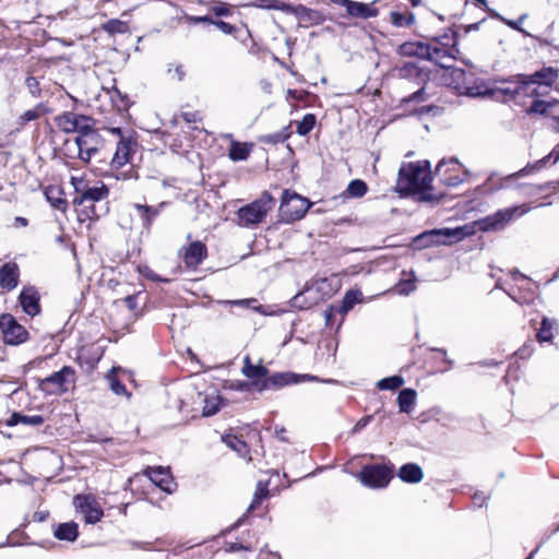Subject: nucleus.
Segmentation results:
<instances>
[{
	"mask_svg": "<svg viewBox=\"0 0 559 559\" xmlns=\"http://www.w3.org/2000/svg\"><path fill=\"white\" fill-rule=\"evenodd\" d=\"M432 176L429 171V163H404L400 167L396 191L402 195L420 193V200L431 201Z\"/></svg>",
	"mask_w": 559,
	"mask_h": 559,
	"instance_id": "1",
	"label": "nucleus"
},
{
	"mask_svg": "<svg viewBox=\"0 0 559 559\" xmlns=\"http://www.w3.org/2000/svg\"><path fill=\"white\" fill-rule=\"evenodd\" d=\"M275 206V199L264 191L259 199L241 206L237 213V224L240 227L252 228L263 222L267 213Z\"/></svg>",
	"mask_w": 559,
	"mask_h": 559,
	"instance_id": "2",
	"label": "nucleus"
},
{
	"mask_svg": "<svg viewBox=\"0 0 559 559\" xmlns=\"http://www.w3.org/2000/svg\"><path fill=\"white\" fill-rule=\"evenodd\" d=\"M310 202L294 191L283 192L280 217L284 223H293L301 219L310 207Z\"/></svg>",
	"mask_w": 559,
	"mask_h": 559,
	"instance_id": "3",
	"label": "nucleus"
},
{
	"mask_svg": "<svg viewBox=\"0 0 559 559\" xmlns=\"http://www.w3.org/2000/svg\"><path fill=\"white\" fill-rule=\"evenodd\" d=\"M527 212L528 207L525 204L502 209L479 219L477 225L481 231H499L514 218L521 217Z\"/></svg>",
	"mask_w": 559,
	"mask_h": 559,
	"instance_id": "4",
	"label": "nucleus"
},
{
	"mask_svg": "<svg viewBox=\"0 0 559 559\" xmlns=\"http://www.w3.org/2000/svg\"><path fill=\"white\" fill-rule=\"evenodd\" d=\"M501 86L489 88V97L495 100L509 102L514 100L519 96H535L538 95L537 90L534 88L532 92L526 90L523 80H520V74L513 75L509 80L500 81Z\"/></svg>",
	"mask_w": 559,
	"mask_h": 559,
	"instance_id": "5",
	"label": "nucleus"
},
{
	"mask_svg": "<svg viewBox=\"0 0 559 559\" xmlns=\"http://www.w3.org/2000/svg\"><path fill=\"white\" fill-rule=\"evenodd\" d=\"M74 383L75 370L70 366H64L61 370L43 379L39 388L46 394L60 395L68 392Z\"/></svg>",
	"mask_w": 559,
	"mask_h": 559,
	"instance_id": "6",
	"label": "nucleus"
},
{
	"mask_svg": "<svg viewBox=\"0 0 559 559\" xmlns=\"http://www.w3.org/2000/svg\"><path fill=\"white\" fill-rule=\"evenodd\" d=\"M393 465L371 464L362 467L358 474L360 483L369 488H384L393 476Z\"/></svg>",
	"mask_w": 559,
	"mask_h": 559,
	"instance_id": "7",
	"label": "nucleus"
},
{
	"mask_svg": "<svg viewBox=\"0 0 559 559\" xmlns=\"http://www.w3.org/2000/svg\"><path fill=\"white\" fill-rule=\"evenodd\" d=\"M74 145L78 150L79 158L84 163H88L91 158L102 148L103 138L94 128L93 123L87 127L86 131H82L79 135H76Z\"/></svg>",
	"mask_w": 559,
	"mask_h": 559,
	"instance_id": "8",
	"label": "nucleus"
},
{
	"mask_svg": "<svg viewBox=\"0 0 559 559\" xmlns=\"http://www.w3.org/2000/svg\"><path fill=\"white\" fill-rule=\"evenodd\" d=\"M0 331L4 343L9 345H20L28 338L27 330L10 313L0 316Z\"/></svg>",
	"mask_w": 559,
	"mask_h": 559,
	"instance_id": "9",
	"label": "nucleus"
},
{
	"mask_svg": "<svg viewBox=\"0 0 559 559\" xmlns=\"http://www.w3.org/2000/svg\"><path fill=\"white\" fill-rule=\"evenodd\" d=\"M436 173L441 177V181L448 187H456L464 182L468 176V170H463L462 165L456 158L441 160L436 167Z\"/></svg>",
	"mask_w": 559,
	"mask_h": 559,
	"instance_id": "10",
	"label": "nucleus"
},
{
	"mask_svg": "<svg viewBox=\"0 0 559 559\" xmlns=\"http://www.w3.org/2000/svg\"><path fill=\"white\" fill-rule=\"evenodd\" d=\"M94 119L74 112H63L55 118L56 126L64 133H78L86 131L90 124H93Z\"/></svg>",
	"mask_w": 559,
	"mask_h": 559,
	"instance_id": "11",
	"label": "nucleus"
},
{
	"mask_svg": "<svg viewBox=\"0 0 559 559\" xmlns=\"http://www.w3.org/2000/svg\"><path fill=\"white\" fill-rule=\"evenodd\" d=\"M330 3H334L345 9L346 13L341 16L367 20L376 17L379 14V10L374 7V2L364 3L353 0H330Z\"/></svg>",
	"mask_w": 559,
	"mask_h": 559,
	"instance_id": "12",
	"label": "nucleus"
},
{
	"mask_svg": "<svg viewBox=\"0 0 559 559\" xmlns=\"http://www.w3.org/2000/svg\"><path fill=\"white\" fill-rule=\"evenodd\" d=\"M559 79V70L554 67H543L540 70L535 71L532 74H520V80L525 83L526 90L532 92L535 87L533 85H539L545 87L552 86Z\"/></svg>",
	"mask_w": 559,
	"mask_h": 559,
	"instance_id": "13",
	"label": "nucleus"
},
{
	"mask_svg": "<svg viewBox=\"0 0 559 559\" xmlns=\"http://www.w3.org/2000/svg\"><path fill=\"white\" fill-rule=\"evenodd\" d=\"M75 508L84 515L87 524H95L104 515L103 509L98 502L91 496L76 495L73 499Z\"/></svg>",
	"mask_w": 559,
	"mask_h": 559,
	"instance_id": "14",
	"label": "nucleus"
},
{
	"mask_svg": "<svg viewBox=\"0 0 559 559\" xmlns=\"http://www.w3.org/2000/svg\"><path fill=\"white\" fill-rule=\"evenodd\" d=\"M138 142L132 136H121L117 143L116 152L110 162L111 169L120 170L131 162V156L135 153Z\"/></svg>",
	"mask_w": 559,
	"mask_h": 559,
	"instance_id": "15",
	"label": "nucleus"
},
{
	"mask_svg": "<svg viewBox=\"0 0 559 559\" xmlns=\"http://www.w3.org/2000/svg\"><path fill=\"white\" fill-rule=\"evenodd\" d=\"M465 235L463 228H444L425 233L420 239L427 240V245H451L462 240Z\"/></svg>",
	"mask_w": 559,
	"mask_h": 559,
	"instance_id": "16",
	"label": "nucleus"
},
{
	"mask_svg": "<svg viewBox=\"0 0 559 559\" xmlns=\"http://www.w3.org/2000/svg\"><path fill=\"white\" fill-rule=\"evenodd\" d=\"M289 14L295 15L298 19L299 24L305 27L310 25H320L326 20L325 15L321 11L309 9L302 4L292 5Z\"/></svg>",
	"mask_w": 559,
	"mask_h": 559,
	"instance_id": "17",
	"label": "nucleus"
},
{
	"mask_svg": "<svg viewBox=\"0 0 559 559\" xmlns=\"http://www.w3.org/2000/svg\"><path fill=\"white\" fill-rule=\"evenodd\" d=\"M269 380V385L271 386V390H280L284 386L298 383L302 380H314L316 377L309 376V374H297L294 372H275L271 376L266 377Z\"/></svg>",
	"mask_w": 559,
	"mask_h": 559,
	"instance_id": "18",
	"label": "nucleus"
},
{
	"mask_svg": "<svg viewBox=\"0 0 559 559\" xmlns=\"http://www.w3.org/2000/svg\"><path fill=\"white\" fill-rule=\"evenodd\" d=\"M19 301L26 314L34 317L40 312L39 293L35 287H24L20 293Z\"/></svg>",
	"mask_w": 559,
	"mask_h": 559,
	"instance_id": "19",
	"label": "nucleus"
},
{
	"mask_svg": "<svg viewBox=\"0 0 559 559\" xmlns=\"http://www.w3.org/2000/svg\"><path fill=\"white\" fill-rule=\"evenodd\" d=\"M81 192H83L85 194V199L87 201L92 200L94 203H96L98 205L97 214H107L108 213V211H109V207H108L109 190L104 183H102L100 186L88 187V188L82 190Z\"/></svg>",
	"mask_w": 559,
	"mask_h": 559,
	"instance_id": "20",
	"label": "nucleus"
},
{
	"mask_svg": "<svg viewBox=\"0 0 559 559\" xmlns=\"http://www.w3.org/2000/svg\"><path fill=\"white\" fill-rule=\"evenodd\" d=\"M145 474L162 490L169 492V493L173 492V490H174L173 486L175 484H174V480H173L169 469H166L162 466L147 467L145 471Z\"/></svg>",
	"mask_w": 559,
	"mask_h": 559,
	"instance_id": "21",
	"label": "nucleus"
},
{
	"mask_svg": "<svg viewBox=\"0 0 559 559\" xmlns=\"http://www.w3.org/2000/svg\"><path fill=\"white\" fill-rule=\"evenodd\" d=\"M395 71L400 79L417 81V83H426L429 79L428 72H425L414 62H404L396 67Z\"/></svg>",
	"mask_w": 559,
	"mask_h": 559,
	"instance_id": "22",
	"label": "nucleus"
},
{
	"mask_svg": "<svg viewBox=\"0 0 559 559\" xmlns=\"http://www.w3.org/2000/svg\"><path fill=\"white\" fill-rule=\"evenodd\" d=\"M20 270L15 263H5L0 267V286L12 290L17 286Z\"/></svg>",
	"mask_w": 559,
	"mask_h": 559,
	"instance_id": "23",
	"label": "nucleus"
},
{
	"mask_svg": "<svg viewBox=\"0 0 559 559\" xmlns=\"http://www.w3.org/2000/svg\"><path fill=\"white\" fill-rule=\"evenodd\" d=\"M430 45L421 41H407L399 46L397 52L403 57H418L426 59L430 57Z\"/></svg>",
	"mask_w": 559,
	"mask_h": 559,
	"instance_id": "24",
	"label": "nucleus"
},
{
	"mask_svg": "<svg viewBox=\"0 0 559 559\" xmlns=\"http://www.w3.org/2000/svg\"><path fill=\"white\" fill-rule=\"evenodd\" d=\"M166 205L165 202H162L158 206H150L143 204H134V209L136 210L141 221L142 226L150 230L156 217L159 216L162 209Z\"/></svg>",
	"mask_w": 559,
	"mask_h": 559,
	"instance_id": "25",
	"label": "nucleus"
},
{
	"mask_svg": "<svg viewBox=\"0 0 559 559\" xmlns=\"http://www.w3.org/2000/svg\"><path fill=\"white\" fill-rule=\"evenodd\" d=\"M206 255V247L201 241L189 245L185 251L183 261L188 266L199 265Z\"/></svg>",
	"mask_w": 559,
	"mask_h": 559,
	"instance_id": "26",
	"label": "nucleus"
},
{
	"mask_svg": "<svg viewBox=\"0 0 559 559\" xmlns=\"http://www.w3.org/2000/svg\"><path fill=\"white\" fill-rule=\"evenodd\" d=\"M73 204L81 206L82 214L85 215L88 219H95L104 216L105 214H97L98 205L94 203L92 200H86L85 194L76 189V194L73 199Z\"/></svg>",
	"mask_w": 559,
	"mask_h": 559,
	"instance_id": "27",
	"label": "nucleus"
},
{
	"mask_svg": "<svg viewBox=\"0 0 559 559\" xmlns=\"http://www.w3.org/2000/svg\"><path fill=\"white\" fill-rule=\"evenodd\" d=\"M397 476L405 483L417 484L424 478V472L418 464L407 463L400 467Z\"/></svg>",
	"mask_w": 559,
	"mask_h": 559,
	"instance_id": "28",
	"label": "nucleus"
},
{
	"mask_svg": "<svg viewBox=\"0 0 559 559\" xmlns=\"http://www.w3.org/2000/svg\"><path fill=\"white\" fill-rule=\"evenodd\" d=\"M79 535L75 522L61 523L55 530L53 536L59 540L74 542Z\"/></svg>",
	"mask_w": 559,
	"mask_h": 559,
	"instance_id": "29",
	"label": "nucleus"
},
{
	"mask_svg": "<svg viewBox=\"0 0 559 559\" xmlns=\"http://www.w3.org/2000/svg\"><path fill=\"white\" fill-rule=\"evenodd\" d=\"M252 146L250 143L231 140L228 156L234 162L246 160L252 151Z\"/></svg>",
	"mask_w": 559,
	"mask_h": 559,
	"instance_id": "30",
	"label": "nucleus"
},
{
	"mask_svg": "<svg viewBox=\"0 0 559 559\" xmlns=\"http://www.w3.org/2000/svg\"><path fill=\"white\" fill-rule=\"evenodd\" d=\"M417 393L413 389H403L397 396L400 412L411 413L416 402Z\"/></svg>",
	"mask_w": 559,
	"mask_h": 559,
	"instance_id": "31",
	"label": "nucleus"
},
{
	"mask_svg": "<svg viewBox=\"0 0 559 559\" xmlns=\"http://www.w3.org/2000/svg\"><path fill=\"white\" fill-rule=\"evenodd\" d=\"M44 423V417L41 415H23L20 413H13L8 420L9 426H15L19 424L28 425V426H40Z\"/></svg>",
	"mask_w": 559,
	"mask_h": 559,
	"instance_id": "32",
	"label": "nucleus"
},
{
	"mask_svg": "<svg viewBox=\"0 0 559 559\" xmlns=\"http://www.w3.org/2000/svg\"><path fill=\"white\" fill-rule=\"evenodd\" d=\"M361 293L358 290H348L341 305L337 306V312L342 316V319L344 316L353 309V307L360 301Z\"/></svg>",
	"mask_w": 559,
	"mask_h": 559,
	"instance_id": "33",
	"label": "nucleus"
},
{
	"mask_svg": "<svg viewBox=\"0 0 559 559\" xmlns=\"http://www.w3.org/2000/svg\"><path fill=\"white\" fill-rule=\"evenodd\" d=\"M242 373L249 379H261L266 378L269 369L262 365H252L249 357L245 359V366L242 367Z\"/></svg>",
	"mask_w": 559,
	"mask_h": 559,
	"instance_id": "34",
	"label": "nucleus"
},
{
	"mask_svg": "<svg viewBox=\"0 0 559 559\" xmlns=\"http://www.w3.org/2000/svg\"><path fill=\"white\" fill-rule=\"evenodd\" d=\"M555 325H556V321L555 320H550V319L544 317L543 320H542V325H540L539 330L536 333L537 341L539 343L550 342L552 340V337H554L552 329H554Z\"/></svg>",
	"mask_w": 559,
	"mask_h": 559,
	"instance_id": "35",
	"label": "nucleus"
},
{
	"mask_svg": "<svg viewBox=\"0 0 559 559\" xmlns=\"http://www.w3.org/2000/svg\"><path fill=\"white\" fill-rule=\"evenodd\" d=\"M430 57H426L427 60L435 61L441 68H450V64L443 62L444 59L450 58L449 50L444 47L431 46L430 45Z\"/></svg>",
	"mask_w": 559,
	"mask_h": 559,
	"instance_id": "36",
	"label": "nucleus"
},
{
	"mask_svg": "<svg viewBox=\"0 0 559 559\" xmlns=\"http://www.w3.org/2000/svg\"><path fill=\"white\" fill-rule=\"evenodd\" d=\"M223 441L240 456H246L249 453L247 443L236 436L226 435L223 437Z\"/></svg>",
	"mask_w": 559,
	"mask_h": 559,
	"instance_id": "37",
	"label": "nucleus"
},
{
	"mask_svg": "<svg viewBox=\"0 0 559 559\" xmlns=\"http://www.w3.org/2000/svg\"><path fill=\"white\" fill-rule=\"evenodd\" d=\"M203 416H212L215 415L219 411L222 399L217 394L206 395L203 400Z\"/></svg>",
	"mask_w": 559,
	"mask_h": 559,
	"instance_id": "38",
	"label": "nucleus"
},
{
	"mask_svg": "<svg viewBox=\"0 0 559 559\" xmlns=\"http://www.w3.org/2000/svg\"><path fill=\"white\" fill-rule=\"evenodd\" d=\"M255 7L267 10H278L286 14H289V11H292V4L281 0H258Z\"/></svg>",
	"mask_w": 559,
	"mask_h": 559,
	"instance_id": "39",
	"label": "nucleus"
},
{
	"mask_svg": "<svg viewBox=\"0 0 559 559\" xmlns=\"http://www.w3.org/2000/svg\"><path fill=\"white\" fill-rule=\"evenodd\" d=\"M391 23L396 27H407L415 22V15L413 13H400L396 11L390 14Z\"/></svg>",
	"mask_w": 559,
	"mask_h": 559,
	"instance_id": "40",
	"label": "nucleus"
},
{
	"mask_svg": "<svg viewBox=\"0 0 559 559\" xmlns=\"http://www.w3.org/2000/svg\"><path fill=\"white\" fill-rule=\"evenodd\" d=\"M367 183L360 179L352 180L346 188V193L352 198H361L367 193Z\"/></svg>",
	"mask_w": 559,
	"mask_h": 559,
	"instance_id": "41",
	"label": "nucleus"
},
{
	"mask_svg": "<svg viewBox=\"0 0 559 559\" xmlns=\"http://www.w3.org/2000/svg\"><path fill=\"white\" fill-rule=\"evenodd\" d=\"M103 29L110 35H115L128 32L129 27L126 22L118 19H111L103 25Z\"/></svg>",
	"mask_w": 559,
	"mask_h": 559,
	"instance_id": "42",
	"label": "nucleus"
},
{
	"mask_svg": "<svg viewBox=\"0 0 559 559\" xmlns=\"http://www.w3.org/2000/svg\"><path fill=\"white\" fill-rule=\"evenodd\" d=\"M404 379L401 376H392L383 378L377 382L379 390H396L404 384Z\"/></svg>",
	"mask_w": 559,
	"mask_h": 559,
	"instance_id": "43",
	"label": "nucleus"
},
{
	"mask_svg": "<svg viewBox=\"0 0 559 559\" xmlns=\"http://www.w3.org/2000/svg\"><path fill=\"white\" fill-rule=\"evenodd\" d=\"M316 124V117L312 114L304 116L302 120L297 124V133L299 135H307Z\"/></svg>",
	"mask_w": 559,
	"mask_h": 559,
	"instance_id": "44",
	"label": "nucleus"
},
{
	"mask_svg": "<svg viewBox=\"0 0 559 559\" xmlns=\"http://www.w3.org/2000/svg\"><path fill=\"white\" fill-rule=\"evenodd\" d=\"M107 381L109 383V386L111 391L117 395H124L127 394V389L124 384H122L115 374V369H111L107 374Z\"/></svg>",
	"mask_w": 559,
	"mask_h": 559,
	"instance_id": "45",
	"label": "nucleus"
},
{
	"mask_svg": "<svg viewBox=\"0 0 559 559\" xmlns=\"http://www.w3.org/2000/svg\"><path fill=\"white\" fill-rule=\"evenodd\" d=\"M289 134L285 131H277L271 134H266L262 138V141L267 144H277L287 140Z\"/></svg>",
	"mask_w": 559,
	"mask_h": 559,
	"instance_id": "46",
	"label": "nucleus"
},
{
	"mask_svg": "<svg viewBox=\"0 0 559 559\" xmlns=\"http://www.w3.org/2000/svg\"><path fill=\"white\" fill-rule=\"evenodd\" d=\"M225 304H228V305H235V306H241V307H246V308H252L253 310L255 311H260V309L262 308L261 305H255L258 301L255 298H248V299H238V300H227V301H224Z\"/></svg>",
	"mask_w": 559,
	"mask_h": 559,
	"instance_id": "47",
	"label": "nucleus"
},
{
	"mask_svg": "<svg viewBox=\"0 0 559 559\" xmlns=\"http://www.w3.org/2000/svg\"><path fill=\"white\" fill-rule=\"evenodd\" d=\"M550 103H547V102H544V100H540V99H536L532 103V105L530 106V108L527 109V112L528 114H546L548 108L550 107Z\"/></svg>",
	"mask_w": 559,
	"mask_h": 559,
	"instance_id": "48",
	"label": "nucleus"
},
{
	"mask_svg": "<svg viewBox=\"0 0 559 559\" xmlns=\"http://www.w3.org/2000/svg\"><path fill=\"white\" fill-rule=\"evenodd\" d=\"M526 16H527L526 14H523V15H521V16L519 17V20H518V21L508 20V19L501 17V16H500V20H501L504 24H507L509 27H511V28H513V29H515V31H518V32L522 33L524 36H530V34H528L524 28H522V27H521V25H520V24H521V22H523V21L526 19Z\"/></svg>",
	"mask_w": 559,
	"mask_h": 559,
	"instance_id": "49",
	"label": "nucleus"
},
{
	"mask_svg": "<svg viewBox=\"0 0 559 559\" xmlns=\"http://www.w3.org/2000/svg\"><path fill=\"white\" fill-rule=\"evenodd\" d=\"M416 288V285L414 283V281H401L399 284H397V292L399 294H402V295H408L411 294L412 292H414Z\"/></svg>",
	"mask_w": 559,
	"mask_h": 559,
	"instance_id": "50",
	"label": "nucleus"
},
{
	"mask_svg": "<svg viewBox=\"0 0 559 559\" xmlns=\"http://www.w3.org/2000/svg\"><path fill=\"white\" fill-rule=\"evenodd\" d=\"M26 86L34 97H38L40 95L39 83L34 76H28L26 79Z\"/></svg>",
	"mask_w": 559,
	"mask_h": 559,
	"instance_id": "51",
	"label": "nucleus"
},
{
	"mask_svg": "<svg viewBox=\"0 0 559 559\" xmlns=\"http://www.w3.org/2000/svg\"><path fill=\"white\" fill-rule=\"evenodd\" d=\"M337 306L331 305L324 310V319L326 325H332L334 317L338 313Z\"/></svg>",
	"mask_w": 559,
	"mask_h": 559,
	"instance_id": "52",
	"label": "nucleus"
},
{
	"mask_svg": "<svg viewBox=\"0 0 559 559\" xmlns=\"http://www.w3.org/2000/svg\"><path fill=\"white\" fill-rule=\"evenodd\" d=\"M427 99V95L425 93V88L421 87L418 91L414 92L412 95H409L407 98L404 99V102H425Z\"/></svg>",
	"mask_w": 559,
	"mask_h": 559,
	"instance_id": "53",
	"label": "nucleus"
},
{
	"mask_svg": "<svg viewBox=\"0 0 559 559\" xmlns=\"http://www.w3.org/2000/svg\"><path fill=\"white\" fill-rule=\"evenodd\" d=\"M211 10L216 16H228L230 14V9L222 2H218Z\"/></svg>",
	"mask_w": 559,
	"mask_h": 559,
	"instance_id": "54",
	"label": "nucleus"
},
{
	"mask_svg": "<svg viewBox=\"0 0 559 559\" xmlns=\"http://www.w3.org/2000/svg\"><path fill=\"white\" fill-rule=\"evenodd\" d=\"M372 418H373L372 415H368V416L360 418L353 427L352 432L358 433L359 431H361L365 427H367V425L372 420Z\"/></svg>",
	"mask_w": 559,
	"mask_h": 559,
	"instance_id": "55",
	"label": "nucleus"
},
{
	"mask_svg": "<svg viewBox=\"0 0 559 559\" xmlns=\"http://www.w3.org/2000/svg\"><path fill=\"white\" fill-rule=\"evenodd\" d=\"M213 25H215L217 28H219L225 34H233L236 31V27L227 22L224 21H214Z\"/></svg>",
	"mask_w": 559,
	"mask_h": 559,
	"instance_id": "56",
	"label": "nucleus"
},
{
	"mask_svg": "<svg viewBox=\"0 0 559 559\" xmlns=\"http://www.w3.org/2000/svg\"><path fill=\"white\" fill-rule=\"evenodd\" d=\"M488 87L480 90V87H468L467 95L472 97H489Z\"/></svg>",
	"mask_w": 559,
	"mask_h": 559,
	"instance_id": "57",
	"label": "nucleus"
},
{
	"mask_svg": "<svg viewBox=\"0 0 559 559\" xmlns=\"http://www.w3.org/2000/svg\"><path fill=\"white\" fill-rule=\"evenodd\" d=\"M138 294H132L122 299L130 311H135L138 309Z\"/></svg>",
	"mask_w": 559,
	"mask_h": 559,
	"instance_id": "58",
	"label": "nucleus"
},
{
	"mask_svg": "<svg viewBox=\"0 0 559 559\" xmlns=\"http://www.w3.org/2000/svg\"><path fill=\"white\" fill-rule=\"evenodd\" d=\"M533 353V343L530 342V343H526L524 344L518 352H516V355L520 357V358H527L531 356V354Z\"/></svg>",
	"mask_w": 559,
	"mask_h": 559,
	"instance_id": "59",
	"label": "nucleus"
},
{
	"mask_svg": "<svg viewBox=\"0 0 559 559\" xmlns=\"http://www.w3.org/2000/svg\"><path fill=\"white\" fill-rule=\"evenodd\" d=\"M252 385L257 389L259 392H263L265 390H271V386L269 385L267 378H261L257 379L252 382Z\"/></svg>",
	"mask_w": 559,
	"mask_h": 559,
	"instance_id": "60",
	"label": "nucleus"
},
{
	"mask_svg": "<svg viewBox=\"0 0 559 559\" xmlns=\"http://www.w3.org/2000/svg\"><path fill=\"white\" fill-rule=\"evenodd\" d=\"M181 117L188 123H192V122H197V121L201 120L199 112H197V111L182 112Z\"/></svg>",
	"mask_w": 559,
	"mask_h": 559,
	"instance_id": "61",
	"label": "nucleus"
},
{
	"mask_svg": "<svg viewBox=\"0 0 559 559\" xmlns=\"http://www.w3.org/2000/svg\"><path fill=\"white\" fill-rule=\"evenodd\" d=\"M267 495H269V490H267L266 485L263 484L262 481H259L257 485L254 496L261 497V499L263 500L264 498L267 497Z\"/></svg>",
	"mask_w": 559,
	"mask_h": 559,
	"instance_id": "62",
	"label": "nucleus"
},
{
	"mask_svg": "<svg viewBox=\"0 0 559 559\" xmlns=\"http://www.w3.org/2000/svg\"><path fill=\"white\" fill-rule=\"evenodd\" d=\"M189 20L194 24L210 23L213 24V19L209 15L204 16H190Z\"/></svg>",
	"mask_w": 559,
	"mask_h": 559,
	"instance_id": "63",
	"label": "nucleus"
},
{
	"mask_svg": "<svg viewBox=\"0 0 559 559\" xmlns=\"http://www.w3.org/2000/svg\"><path fill=\"white\" fill-rule=\"evenodd\" d=\"M174 73L179 82L183 81L186 78V72L182 64L175 66Z\"/></svg>",
	"mask_w": 559,
	"mask_h": 559,
	"instance_id": "64",
	"label": "nucleus"
}]
</instances>
